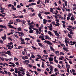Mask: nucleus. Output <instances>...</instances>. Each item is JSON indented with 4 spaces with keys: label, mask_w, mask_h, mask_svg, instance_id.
<instances>
[{
    "label": "nucleus",
    "mask_w": 76,
    "mask_h": 76,
    "mask_svg": "<svg viewBox=\"0 0 76 76\" xmlns=\"http://www.w3.org/2000/svg\"><path fill=\"white\" fill-rule=\"evenodd\" d=\"M56 24H55V22L54 21L52 22H51V23H52V24H53V25H55V26H60V24H59L58 23L56 22Z\"/></svg>",
    "instance_id": "nucleus-1"
},
{
    "label": "nucleus",
    "mask_w": 76,
    "mask_h": 76,
    "mask_svg": "<svg viewBox=\"0 0 76 76\" xmlns=\"http://www.w3.org/2000/svg\"><path fill=\"white\" fill-rule=\"evenodd\" d=\"M21 57H22V59H23L24 60H25V59L28 60V56H20Z\"/></svg>",
    "instance_id": "nucleus-2"
},
{
    "label": "nucleus",
    "mask_w": 76,
    "mask_h": 76,
    "mask_svg": "<svg viewBox=\"0 0 76 76\" xmlns=\"http://www.w3.org/2000/svg\"><path fill=\"white\" fill-rule=\"evenodd\" d=\"M0 54L2 55V56H3L4 57H7V56H6L5 54L6 53L4 52H0Z\"/></svg>",
    "instance_id": "nucleus-3"
},
{
    "label": "nucleus",
    "mask_w": 76,
    "mask_h": 76,
    "mask_svg": "<svg viewBox=\"0 0 76 76\" xmlns=\"http://www.w3.org/2000/svg\"><path fill=\"white\" fill-rule=\"evenodd\" d=\"M63 49L64 51H66V52H68L69 50H68V48H63Z\"/></svg>",
    "instance_id": "nucleus-4"
},
{
    "label": "nucleus",
    "mask_w": 76,
    "mask_h": 76,
    "mask_svg": "<svg viewBox=\"0 0 76 76\" xmlns=\"http://www.w3.org/2000/svg\"><path fill=\"white\" fill-rule=\"evenodd\" d=\"M1 38H2V39H3L4 40V39H6L7 38L6 35L4 34V36L1 37Z\"/></svg>",
    "instance_id": "nucleus-5"
},
{
    "label": "nucleus",
    "mask_w": 76,
    "mask_h": 76,
    "mask_svg": "<svg viewBox=\"0 0 76 76\" xmlns=\"http://www.w3.org/2000/svg\"><path fill=\"white\" fill-rule=\"evenodd\" d=\"M7 52L6 53L7 54H8L9 56H12V54L10 53V51H7Z\"/></svg>",
    "instance_id": "nucleus-6"
},
{
    "label": "nucleus",
    "mask_w": 76,
    "mask_h": 76,
    "mask_svg": "<svg viewBox=\"0 0 76 76\" xmlns=\"http://www.w3.org/2000/svg\"><path fill=\"white\" fill-rule=\"evenodd\" d=\"M48 34H49L50 35H52L53 37L54 36V35L52 34V33H51V32L50 31H48Z\"/></svg>",
    "instance_id": "nucleus-7"
},
{
    "label": "nucleus",
    "mask_w": 76,
    "mask_h": 76,
    "mask_svg": "<svg viewBox=\"0 0 76 76\" xmlns=\"http://www.w3.org/2000/svg\"><path fill=\"white\" fill-rule=\"evenodd\" d=\"M66 67L67 69H69L70 68V66L68 64H66Z\"/></svg>",
    "instance_id": "nucleus-8"
},
{
    "label": "nucleus",
    "mask_w": 76,
    "mask_h": 76,
    "mask_svg": "<svg viewBox=\"0 0 76 76\" xmlns=\"http://www.w3.org/2000/svg\"><path fill=\"white\" fill-rule=\"evenodd\" d=\"M45 39H51V38H50V37H49V36L47 35L45 36Z\"/></svg>",
    "instance_id": "nucleus-9"
},
{
    "label": "nucleus",
    "mask_w": 76,
    "mask_h": 76,
    "mask_svg": "<svg viewBox=\"0 0 76 76\" xmlns=\"http://www.w3.org/2000/svg\"><path fill=\"white\" fill-rule=\"evenodd\" d=\"M72 36H73V35L70 34L68 33V37L70 38H72Z\"/></svg>",
    "instance_id": "nucleus-10"
},
{
    "label": "nucleus",
    "mask_w": 76,
    "mask_h": 76,
    "mask_svg": "<svg viewBox=\"0 0 76 76\" xmlns=\"http://www.w3.org/2000/svg\"><path fill=\"white\" fill-rule=\"evenodd\" d=\"M47 44L48 45H53L52 43L48 41L47 42Z\"/></svg>",
    "instance_id": "nucleus-11"
},
{
    "label": "nucleus",
    "mask_w": 76,
    "mask_h": 76,
    "mask_svg": "<svg viewBox=\"0 0 76 76\" xmlns=\"http://www.w3.org/2000/svg\"><path fill=\"white\" fill-rule=\"evenodd\" d=\"M53 66H50V70L51 72H53Z\"/></svg>",
    "instance_id": "nucleus-12"
},
{
    "label": "nucleus",
    "mask_w": 76,
    "mask_h": 76,
    "mask_svg": "<svg viewBox=\"0 0 76 76\" xmlns=\"http://www.w3.org/2000/svg\"><path fill=\"white\" fill-rule=\"evenodd\" d=\"M38 16L39 17L40 19H42V16H41V14L39 13L38 14Z\"/></svg>",
    "instance_id": "nucleus-13"
},
{
    "label": "nucleus",
    "mask_w": 76,
    "mask_h": 76,
    "mask_svg": "<svg viewBox=\"0 0 76 76\" xmlns=\"http://www.w3.org/2000/svg\"><path fill=\"white\" fill-rule=\"evenodd\" d=\"M50 50H51L52 51H53L54 52L55 51L54 49V48H53L52 47V46H50Z\"/></svg>",
    "instance_id": "nucleus-14"
},
{
    "label": "nucleus",
    "mask_w": 76,
    "mask_h": 76,
    "mask_svg": "<svg viewBox=\"0 0 76 76\" xmlns=\"http://www.w3.org/2000/svg\"><path fill=\"white\" fill-rule=\"evenodd\" d=\"M70 20H71L72 21H73L74 20H75V18H74V17H73V16L72 15V16L71 17Z\"/></svg>",
    "instance_id": "nucleus-15"
},
{
    "label": "nucleus",
    "mask_w": 76,
    "mask_h": 76,
    "mask_svg": "<svg viewBox=\"0 0 76 76\" xmlns=\"http://www.w3.org/2000/svg\"><path fill=\"white\" fill-rule=\"evenodd\" d=\"M8 26L9 28H12V29H14V27H13V26H12L11 25H8Z\"/></svg>",
    "instance_id": "nucleus-16"
},
{
    "label": "nucleus",
    "mask_w": 76,
    "mask_h": 76,
    "mask_svg": "<svg viewBox=\"0 0 76 76\" xmlns=\"http://www.w3.org/2000/svg\"><path fill=\"white\" fill-rule=\"evenodd\" d=\"M47 20H45V19H44L43 20V23L44 24H46V23H47Z\"/></svg>",
    "instance_id": "nucleus-17"
},
{
    "label": "nucleus",
    "mask_w": 76,
    "mask_h": 76,
    "mask_svg": "<svg viewBox=\"0 0 76 76\" xmlns=\"http://www.w3.org/2000/svg\"><path fill=\"white\" fill-rule=\"evenodd\" d=\"M57 36V38H58L59 37H60V35H59V34L58 33H56L55 34Z\"/></svg>",
    "instance_id": "nucleus-18"
},
{
    "label": "nucleus",
    "mask_w": 76,
    "mask_h": 76,
    "mask_svg": "<svg viewBox=\"0 0 76 76\" xmlns=\"http://www.w3.org/2000/svg\"><path fill=\"white\" fill-rule=\"evenodd\" d=\"M21 22H22L23 24H24V25H25V23H26V21L25 20H21Z\"/></svg>",
    "instance_id": "nucleus-19"
},
{
    "label": "nucleus",
    "mask_w": 76,
    "mask_h": 76,
    "mask_svg": "<svg viewBox=\"0 0 76 76\" xmlns=\"http://www.w3.org/2000/svg\"><path fill=\"white\" fill-rule=\"evenodd\" d=\"M76 44V42H73V43L70 44L71 45H74V44Z\"/></svg>",
    "instance_id": "nucleus-20"
},
{
    "label": "nucleus",
    "mask_w": 76,
    "mask_h": 76,
    "mask_svg": "<svg viewBox=\"0 0 76 76\" xmlns=\"http://www.w3.org/2000/svg\"><path fill=\"white\" fill-rule=\"evenodd\" d=\"M16 20L18 22H21V20H20L18 19H16Z\"/></svg>",
    "instance_id": "nucleus-21"
},
{
    "label": "nucleus",
    "mask_w": 76,
    "mask_h": 76,
    "mask_svg": "<svg viewBox=\"0 0 76 76\" xmlns=\"http://www.w3.org/2000/svg\"><path fill=\"white\" fill-rule=\"evenodd\" d=\"M0 60H1L2 61H4V58H3V57L1 58L0 57Z\"/></svg>",
    "instance_id": "nucleus-22"
},
{
    "label": "nucleus",
    "mask_w": 76,
    "mask_h": 76,
    "mask_svg": "<svg viewBox=\"0 0 76 76\" xmlns=\"http://www.w3.org/2000/svg\"><path fill=\"white\" fill-rule=\"evenodd\" d=\"M18 31H21V30H22V28H20V27H19L18 29H17Z\"/></svg>",
    "instance_id": "nucleus-23"
},
{
    "label": "nucleus",
    "mask_w": 76,
    "mask_h": 76,
    "mask_svg": "<svg viewBox=\"0 0 76 76\" xmlns=\"http://www.w3.org/2000/svg\"><path fill=\"white\" fill-rule=\"evenodd\" d=\"M38 44L40 46V47H43V45L41 44V43H39Z\"/></svg>",
    "instance_id": "nucleus-24"
},
{
    "label": "nucleus",
    "mask_w": 76,
    "mask_h": 76,
    "mask_svg": "<svg viewBox=\"0 0 76 76\" xmlns=\"http://www.w3.org/2000/svg\"><path fill=\"white\" fill-rule=\"evenodd\" d=\"M45 66V65L44 64V62H42V67H43V68H44V66Z\"/></svg>",
    "instance_id": "nucleus-25"
},
{
    "label": "nucleus",
    "mask_w": 76,
    "mask_h": 76,
    "mask_svg": "<svg viewBox=\"0 0 76 76\" xmlns=\"http://www.w3.org/2000/svg\"><path fill=\"white\" fill-rule=\"evenodd\" d=\"M28 25H29L30 28H33L34 27V25H31L28 24Z\"/></svg>",
    "instance_id": "nucleus-26"
},
{
    "label": "nucleus",
    "mask_w": 76,
    "mask_h": 76,
    "mask_svg": "<svg viewBox=\"0 0 76 76\" xmlns=\"http://www.w3.org/2000/svg\"><path fill=\"white\" fill-rule=\"evenodd\" d=\"M33 32H34V30H30L29 31V33H30L31 34H32V33H33Z\"/></svg>",
    "instance_id": "nucleus-27"
},
{
    "label": "nucleus",
    "mask_w": 76,
    "mask_h": 76,
    "mask_svg": "<svg viewBox=\"0 0 76 76\" xmlns=\"http://www.w3.org/2000/svg\"><path fill=\"white\" fill-rule=\"evenodd\" d=\"M14 36L15 38H18L19 37H18V35L16 34H14Z\"/></svg>",
    "instance_id": "nucleus-28"
},
{
    "label": "nucleus",
    "mask_w": 76,
    "mask_h": 76,
    "mask_svg": "<svg viewBox=\"0 0 76 76\" xmlns=\"http://www.w3.org/2000/svg\"><path fill=\"white\" fill-rule=\"evenodd\" d=\"M65 41H70V39L68 38H65Z\"/></svg>",
    "instance_id": "nucleus-29"
},
{
    "label": "nucleus",
    "mask_w": 76,
    "mask_h": 76,
    "mask_svg": "<svg viewBox=\"0 0 76 76\" xmlns=\"http://www.w3.org/2000/svg\"><path fill=\"white\" fill-rule=\"evenodd\" d=\"M20 39L21 40V41H22V42H25V41H24V39H22V38L20 37Z\"/></svg>",
    "instance_id": "nucleus-30"
},
{
    "label": "nucleus",
    "mask_w": 76,
    "mask_h": 76,
    "mask_svg": "<svg viewBox=\"0 0 76 76\" xmlns=\"http://www.w3.org/2000/svg\"><path fill=\"white\" fill-rule=\"evenodd\" d=\"M4 9H5L4 8H3L2 7H1V9H0L2 11V10H4Z\"/></svg>",
    "instance_id": "nucleus-31"
},
{
    "label": "nucleus",
    "mask_w": 76,
    "mask_h": 76,
    "mask_svg": "<svg viewBox=\"0 0 76 76\" xmlns=\"http://www.w3.org/2000/svg\"><path fill=\"white\" fill-rule=\"evenodd\" d=\"M55 18V19H58V17L57 16V15H54Z\"/></svg>",
    "instance_id": "nucleus-32"
},
{
    "label": "nucleus",
    "mask_w": 76,
    "mask_h": 76,
    "mask_svg": "<svg viewBox=\"0 0 76 76\" xmlns=\"http://www.w3.org/2000/svg\"><path fill=\"white\" fill-rule=\"evenodd\" d=\"M29 37L31 38H32V39H34L35 38H34V37H32V36L30 35H28Z\"/></svg>",
    "instance_id": "nucleus-33"
},
{
    "label": "nucleus",
    "mask_w": 76,
    "mask_h": 76,
    "mask_svg": "<svg viewBox=\"0 0 76 76\" xmlns=\"http://www.w3.org/2000/svg\"><path fill=\"white\" fill-rule=\"evenodd\" d=\"M54 61H55V62H56V63H58V60L55 59Z\"/></svg>",
    "instance_id": "nucleus-34"
},
{
    "label": "nucleus",
    "mask_w": 76,
    "mask_h": 76,
    "mask_svg": "<svg viewBox=\"0 0 76 76\" xmlns=\"http://www.w3.org/2000/svg\"><path fill=\"white\" fill-rule=\"evenodd\" d=\"M65 43H68V44H70V42L66 40H65Z\"/></svg>",
    "instance_id": "nucleus-35"
},
{
    "label": "nucleus",
    "mask_w": 76,
    "mask_h": 76,
    "mask_svg": "<svg viewBox=\"0 0 76 76\" xmlns=\"http://www.w3.org/2000/svg\"><path fill=\"white\" fill-rule=\"evenodd\" d=\"M56 75H59V72H56Z\"/></svg>",
    "instance_id": "nucleus-36"
},
{
    "label": "nucleus",
    "mask_w": 76,
    "mask_h": 76,
    "mask_svg": "<svg viewBox=\"0 0 76 76\" xmlns=\"http://www.w3.org/2000/svg\"><path fill=\"white\" fill-rule=\"evenodd\" d=\"M37 56L39 57V58H42V57L41 56L39 55H37Z\"/></svg>",
    "instance_id": "nucleus-37"
},
{
    "label": "nucleus",
    "mask_w": 76,
    "mask_h": 76,
    "mask_svg": "<svg viewBox=\"0 0 76 76\" xmlns=\"http://www.w3.org/2000/svg\"><path fill=\"white\" fill-rule=\"evenodd\" d=\"M14 60L15 61H17V60H18V59L16 57H14Z\"/></svg>",
    "instance_id": "nucleus-38"
},
{
    "label": "nucleus",
    "mask_w": 76,
    "mask_h": 76,
    "mask_svg": "<svg viewBox=\"0 0 76 76\" xmlns=\"http://www.w3.org/2000/svg\"><path fill=\"white\" fill-rule=\"evenodd\" d=\"M31 58H35V56H34V55L32 54L31 55Z\"/></svg>",
    "instance_id": "nucleus-39"
},
{
    "label": "nucleus",
    "mask_w": 76,
    "mask_h": 76,
    "mask_svg": "<svg viewBox=\"0 0 76 76\" xmlns=\"http://www.w3.org/2000/svg\"><path fill=\"white\" fill-rule=\"evenodd\" d=\"M44 14H45V15H48V14H50V12H45L44 13Z\"/></svg>",
    "instance_id": "nucleus-40"
},
{
    "label": "nucleus",
    "mask_w": 76,
    "mask_h": 76,
    "mask_svg": "<svg viewBox=\"0 0 76 76\" xmlns=\"http://www.w3.org/2000/svg\"><path fill=\"white\" fill-rule=\"evenodd\" d=\"M72 13H69L68 14V16L69 17H71V16H72Z\"/></svg>",
    "instance_id": "nucleus-41"
},
{
    "label": "nucleus",
    "mask_w": 76,
    "mask_h": 76,
    "mask_svg": "<svg viewBox=\"0 0 76 76\" xmlns=\"http://www.w3.org/2000/svg\"><path fill=\"white\" fill-rule=\"evenodd\" d=\"M18 18H23V15H21L19 17L17 16Z\"/></svg>",
    "instance_id": "nucleus-42"
},
{
    "label": "nucleus",
    "mask_w": 76,
    "mask_h": 76,
    "mask_svg": "<svg viewBox=\"0 0 76 76\" xmlns=\"http://www.w3.org/2000/svg\"><path fill=\"white\" fill-rule=\"evenodd\" d=\"M65 6H67V1H65Z\"/></svg>",
    "instance_id": "nucleus-43"
},
{
    "label": "nucleus",
    "mask_w": 76,
    "mask_h": 76,
    "mask_svg": "<svg viewBox=\"0 0 76 76\" xmlns=\"http://www.w3.org/2000/svg\"><path fill=\"white\" fill-rule=\"evenodd\" d=\"M0 16H2V17H4V16H5V15H4L2 14H0Z\"/></svg>",
    "instance_id": "nucleus-44"
},
{
    "label": "nucleus",
    "mask_w": 76,
    "mask_h": 76,
    "mask_svg": "<svg viewBox=\"0 0 76 76\" xmlns=\"http://www.w3.org/2000/svg\"><path fill=\"white\" fill-rule=\"evenodd\" d=\"M58 68H59V69H61V66L60 65L58 64Z\"/></svg>",
    "instance_id": "nucleus-45"
},
{
    "label": "nucleus",
    "mask_w": 76,
    "mask_h": 76,
    "mask_svg": "<svg viewBox=\"0 0 76 76\" xmlns=\"http://www.w3.org/2000/svg\"><path fill=\"white\" fill-rule=\"evenodd\" d=\"M21 44H25V42H21L20 43Z\"/></svg>",
    "instance_id": "nucleus-46"
},
{
    "label": "nucleus",
    "mask_w": 76,
    "mask_h": 76,
    "mask_svg": "<svg viewBox=\"0 0 76 76\" xmlns=\"http://www.w3.org/2000/svg\"><path fill=\"white\" fill-rule=\"evenodd\" d=\"M24 35L25 34L23 33V32H21V36H22V37H23Z\"/></svg>",
    "instance_id": "nucleus-47"
},
{
    "label": "nucleus",
    "mask_w": 76,
    "mask_h": 76,
    "mask_svg": "<svg viewBox=\"0 0 76 76\" xmlns=\"http://www.w3.org/2000/svg\"><path fill=\"white\" fill-rule=\"evenodd\" d=\"M49 61H53V59L52 58H49Z\"/></svg>",
    "instance_id": "nucleus-48"
},
{
    "label": "nucleus",
    "mask_w": 76,
    "mask_h": 76,
    "mask_svg": "<svg viewBox=\"0 0 76 76\" xmlns=\"http://www.w3.org/2000/svg\"><path fill=\"white\" fill-rule=\"evenodd\" d=\"M22 47H22V46H19L18 48V49H20V48H22Z\"/></svg>",
    "instance_id": "nucleus-49"
},
{
    "label": "nucleus",
    "mask_w": 76,
    "mask_h": 76,
    "mask_svg": "<svg viewBox=\"0 0 76 76\" xmlns=\"http://www.w3.org/2000/svg\"><path fill=\"white\" fill-rule=\"evenodd\" d=\"M39 38H44V36H40Z\"/></svg>",
    "instance_id": "nucleus-50"
},
{
    "label": "nucleus",
    "mask_w": 76,
    "mask_h": 76,
    "mask_svg": "<svg viewBox=\"0 0 76 76\" xmlns=\"http://www.w3.org/2000/svg\"><path fill=\"white\" fill-rule=\"evenodd\" d=\"M4 10H2V11H0V12H1V13H2V14H3V13H4Z\"/></svg>",
    "instance_id": "nucleus-51"
},
{
    "label": "nucleus",
    "mask_w": 76,
    "mask_h": 76,
    "mask_svg": "<svg viewBox=\"0 0 76 76\" xmlns=\"http://www.w3.org/2000/svg\"><path fill=\"white\" fill-rule=\"evenodd\" d=\"M36 34H38V33L39 32V31H38V30H37L36 31Z\"/></svg>",
    "instance_id": "nucleus-52"
},
{
    "label": "nucleus",
    "mask_w": 76,
    "mask_h": 76,
    "mask_svg": "<svg viewBox=\"0 0 76 76\" xmlns=\"http://www.w3.org/2000/svg\"><path fill=\"white\" fill-rule=\"evenodd\" d=\"M50 11L51 12H53V9L52 8H51L50 9Z\"/></svg>",
    "instance_id": "nucleus-53"
},
{
    "label": "nucleus",
    "mask_w": 76,
    "mask_h": 76,
    "mask_svg": "<svg viewBox=\"0 0 76 76\" xmlns=\"http://www.w3.org/2000/svg\"><path fill=\"white\" fill-rule=\"evenodd\" d=\"M25 39V40H26V41H29V40H30V39L26 38Z\"/></svg>",
    "instance_id": "nucleus-54"
},
{
    "label": "nucleus",
    "mask_w": 76,
    "mask_h": 76,
    "mask_svg": "<svg viewBox=\"0 0 76 76\" xmlns=\"http://www.w3.org/2000/svg\"><path fill=\"white\" fill-rule=\"evenodd\" d=\"M8 39H9L10 40V41H13L12 39L10 37H8Z\"/></svg>",
    "instance_id": "nucleus-55"
},
{
    "label": "nucleus",
    "mask_w": 76,
    "mask_h": 76,
    "mask_svg": "<svg viewBox=\"0 0 76 76\" xmlns=\"http://www.w3.org/2000/svg\"><path fill=\"white\" fill-rule=\"evenodd\" d=\"M25 61L26 63H30V61L29 60H25Z\"/></svg>",
    "instance_id": "nucleus-56"
},
{
    "label": "nucleus",
    "mask_w": 76,
    "mask_h": 76,
    "mask_svg": "<svg viewBox=\"0 0 76 76\" xmlns=\"http://www.w3.org/2000/svg\"><path fill=\"white\" fill-rule=\"evenodd\" d=\"M72 72L73 73H75V70L73 69H72Z\"/></svg>",
    "instance_id": "nucleus-57"
},
{
    "label": "nucleus",
    "mask_w": 76,
    "mask_h": 76,
    "mask_svg": "<svg viewBox=\"0 0 76 76\" xmlns=\"http://www.w3.org/2000/svg\"><path fill=\"white\" fill-rule=\"evenodd\" d=\"M67 29H68V31H73L71 29L69 28H67Z\"/></svg>",
    "instance_id": "nucleus-58"
},
{
    "label": "nucleus",
    "mask_w": 76,
    "mask_h": 76,
    "mask_svg": "<svg viewBox=\"0 0 76 76\" xmlns=\"http://www.w3.org/2000/svg\"><path fill=\"white\" fill-rule=\"evenodd\" d=\"M55 21H56V22H59V20L57 19H56Z\"/></svg>",
    "instance_id": "nucleus-59"
},
{
    "label": "nucleus",
    "mask_w": 76,
    "mask_h": 76,
    "mask_svg": "<svg viewBox=\"0 0 76 76\" xmlns=\"http://www.w3.org/2000/svg\"><path fill=\"white\" fill-rule=\"evenodd\" d=\"M57 16H59V18H60V17L61 16V15H59V14H57Z\"/></svg>",
    "instance_id": "nucleus-60"
},
{
    "label": "nucleus",
    "mask_w": 76,
    "mask_h": 76,
    "mask_svg": "<svg viewBox=\"0 0 76 76\" xmlns=\"http://www.w3.org/2000/svg\"><path fill=\"white\" fill-rule=\"evenodd\" d=\"M34 72L35 73V74L36 75H38V72H36V71H34Z\"/></svg>",
    "instance_id": "nucleus-61"
},
{
    "label": "nucleus",
    "mask_w": 76,
    "mask_h": 76,
    "mask_svg": "<svg viewBox=\"0 0 76 76\" xmlns=\"http://www.w3.org/2000/svg\"><path fill=\"white\" fill-rule=\"evenodd\" d=\"M0 73H2L3 75H4L5 74L4 72L3 71H0Z\"/></svg>",
    "instance_id": "nucleus-62"
},
{
    "label": "nucleus",
    "mask_w": 76,
    "mask_h": 76,
    "mask_svg": "<svg viewBox=\"0 0 76 76\" xmlns=\"http://www.w3.org/2000/svg\"><path fill=\"white\" fill-rule=\"evenodd\" d=\"M54 70H55V72H56V71H58V69H57V68H55L54 69Z\"/></svg>",
    "instance_id": "nucleus-63"
},
{
    "label": "nucleus",
    "mask_w": 76,
    "mask_h": 76,
    "mask_svg": "<svg viewBox=\"0 0 76 76\" xmlns=\"http://www.w3.org/2000/svg\"><path fill=\"white\" fill-rule=\"evenodd\" d=\"M69 33L70 34H71V35H73V32L72 31H70Z\"/></svg>",
    "instance_id": "nucleus-64"
}]
</instances>
